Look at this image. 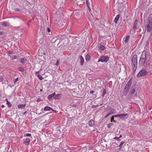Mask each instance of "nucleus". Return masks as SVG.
I'll return each mask as SVG.
<instances>
[{"label": "nucleus", "mask_w": 152, "mask_h": 152, "mask_svg": "<svg viewBox=\"0 0 152 152\" xmlns=\"http://www.w3.org/2000/svg\"><path fill=\"white\" fill-rule=\"evenodd\" d=\"M137 56L136 54H134L132 57V67L133 70V73H135L137 67Z\"/></svg>", "instance_id": "1"}, {"label": "nucleus", "mask_w": 152, "mask_h": 152, "mask_svg": "<svg viewBox=\"0 0 152 152\" xmlns=\"http://www.w3.org/2000/svg\"><path fill=\"white\" fill-rule=\"evenodd\" d=\"M147 32H150L152 28V13H151L147 19Z\"/></svg>", "instance_id": "2"}, {"label": "nucleus", "mask_w": 152, "mask_h": 152, "mask_svg": "<svg viewBox=\"0 0 152 152\" xmlns=\"http://www.w3.org/2000/svg\"><path fill=\"white\" fill-rule=\"evenodd\" d=\"M146 51L144 50L142 52L140 58L139 64L141 66L143 65L146 60Z\"/></svg>", "instance_id": "3"}, {"label": "nucleus", "mask_w": 152, "mask_h": 152, "mask_svg": "<svg viewBox=\"0 0 152 152\" xmlns=\"http://www.w3.org/2000/svg\"><path fill=\"white\" fill-rule=\"evenodd\" d=\"M132 84V79H130L129 80L128 83L125 86L124 89L123 94L125 96H126L129 93L130 88V86Z\"/></svg>", "instance_id": "4"}, {"label": "nucleus", "mask_w": 152, "mask_h": 152, "mask_svg": "<svg viewBox=\"0 0 152 152\" xmlns=\"http://www.w3.org/2000/svg\"><path fill=\"white\" fill-rule=\"evenodd\" d=\"M109 60V58L108 56H102L100 57L98 59V62L101 61L102 62H107Z\"/></svg>", "instance_id": "5"}, {"label": "nucleus", "mask_w": 152, "mask_h": 152, "mask_svg": "<svg viewBox=\"0 0 152 152\" xmlns=\"http://www.w3.org/2000/svg\"><path fill=\"white\" fill-rule=\"evenodd\" d=\"M148 72L145 69H144L141 70L137 75V76L138 77L146 75Z\"/></svg>", "instance_id": "6"}, {"label": "nucleus", "mask_w": 152, "mask_h": 152, "mask_svg": "<svg viewBox=\"0 0 152 152\" xmlns=\"http://www.w3.org/2000/svg\"><path fill=\"white\" fill-rule=\"evenodd\" d=\"M138 21L136 19L134 23V26L133 27V29L134 30L137 29L139 28V26L138 25Z\"/></svg>", "instance_id": "7"}, {"label": "nucleus", "mask_w": 152, "mask_h": 152, "mask_svg": "<svg viewBox=\"0 0 152 152\" xmlns=\"http://www.w3.org/2000/svg\"><path fill=\"white\" fill-rule=\"evenodd\" d=\"M30 139L29 138H26L23 141V144L26 146L29 145Z\"/></svg>", "instance_id": "8"}, {"label": "nucleus", "mask_w": 152, "mask_h": 152, "mask_svg": "<svg viewBox=\"0 0 152 152\" xmlns=\"http://www.w3.org/2000/svg\"><path fill=\"white\" fill-rule=\"evenodd\" d=\"M88 125L90 127L93 126L94 125V122L93 120H91L88 122Z\"/></svg>", "instance_id": "9"}, {"label": "nucleus", "mask_w": 152, "mask_h": 152, "mask_svg": "<svg viewBox=\"0 0 152 152\" xmlns=\"http://www.w3.org/2000/svg\"><path fill=\"white\" fill-rule=\"evenodd\" d=\"M39 71L36 72H35V75H36L37 76L38 78L40 80H42L43 79V77L41 75L38 74L39 73Z\"/></svg>", "instance_id": "10"}, {"label": "nucleus", "mask_w": 152, "mask_h": 152, "mask_svg": "<svg viewBox=\"0 0 152 152\" xmlns=\"http://www.w3.org/2000/svg\"><path fill=\"white\" fill-rule=\"evenodd\" d=\"M61 96V94H56L55 96L54 97V98L55 99H60Z\"/></svg>", "instance_id": "11"}, {"label": "nucleus", "mask_w": 152, "mask_h": 152, "mask_svg": "<svg viewBox=\"0 0 152 152\" xmlns=\"http://www.w3.org/2000/svg\"><path fill=\"white\" fill-rule=\"evenodd\" d=\"M80 64L81 65H83V63L84 62V58L82 56H80Z\"/></svg>", "instance_id": "12"}, {"label": "nucleus", "mask_w": 152, "mask_h": 152, "mask_svg": "<svg viewBox=\"0 0 152 152\" xmlns=\"http://www.w3.org/2000/svg\"><path fill=\"white\" fill-rule=\"evenodd\" d=\"M44 110L45 111H49L50 110H53V109L50 107L45 106V107Z\"/></svg>", "instance_id": "13"}, {"label": "nucleus", "mask_w": 152, "mask_h": 152, "mask_svg": "<svg viewBox=\"0 0 152 152\" xmlns=\"http://www.w3.org/2000/svg\"><path fill=\"white\" fill-rule=\"evenodd\" d=\"M130 38V36L129 35L127 36L126 38L125 39L124 42L126 44V43L129 40Z\"/></svg>", "instance_id": "14"}, {"label": "nucleus", "mask_w": 152, "mask_h": 152, "mask_svg": "<svg viewBox=\"0 0 152 152\" xmlns=\"http://www.w3.org/2000/svg\"><path fill=\"white\" fill-rule=\"evenodd\" d=\"M27 61L26 59L25 58H22L21 59L20 62L22 64H24Z\"/></svg>", "instance_id": "15"}, {"label": "nucleus", "mask_w": 152, "mask_h": 152, "mask_svg": "<svg viewBox=\"0 0 152 152\" xmlns=\"http://www.w3.org/2000/svg\"><path fill=\"white\" fill-rule=\"evenodd\" d=\"M90 56L89 54L88 53L86 57V59L88 61H89L90 60Z\"/></svg>", "instance_id": "16"}, {"label": "nucleus", "mask_w": 152, "mask_h": 152, "mask_svg": "<svg viewBox=\"0 0 152 152\" xmlns=\"http://www.w3.org/2000/svg\"><path fill=\"white\" fill-rule=\"evenodd\" d=\"M116 113V110H115L113 108H112L111 109L110 112V113H111V114H115Z\"/></svg>", "instance_id": "17"}, {"label": "nucleus", "mask_w": 152, "mask_h": 152, "mask_svg": "<svg viewBox=\"0 0 152 152\" xmlns=\"http://www.w3.org/2000/svg\"><path fill=\"white\" fill-rule=\"evenodd\" d=\"M136 88H131V91H130V92H131V94H134L135 92L136 91Z\"/></svg>", "instance_id": "18"}, {"label": "nucleus", "mask_w": 152, "mask_h": 152, "mask_svg": "<svg viewBox=\"0 0 152 152\" xmlns=\"http://www.w3.org/2000/svg\"><path fill=\"white\" fill-rule=\"evenodd\" d=\"M102 90H103V93L102 96L103 97H104L105 95L107 93V92L104 88Z\"/></svg>", "instance_id": "19"}, {"label": "nucleus", "mask_w": 152, "mask_h": 152, "mask_svg": "<svg viewBox=\"0 0 152 152\" xmlns=\"http://www.w3.org/2000/svg\"><path fill=\"white\" fill-rule=\"evenodd\" d=\"M1 23H2V25L3 26H9V24H8L7 23H6L5 22H1Z\"/></svg>", "instance_id": "20"}, {"label": "nucleus", "mask_w": 152, "mask_h": 152, "mask_svg": "<svg viewBox=\"0 0 152 152\" xmlns=\"http://www.w3.org/2000/svg\"><path fill=\"white\" fill-rule=\"evenodd\" d=\"M127 115L128 114L127 113L120 114V117H121V118H122V117L125 118Z\"/></svg>", "instance_id": "21"}, {"label": "nucleus", "mask_w": 152, "mask_h": 152, "mask_svg": "<svg viewBox=\"0 0 152 152\" xmlns=\"http://www.w3.org/2000/svg\"><path fill=\"white\" fill-rule=\"evenodd\" d=\"M26 104H19L18 105V107L19 108H21V107H24L26 106Z\"/></svg>", "instance_id": "22"}, {"label": "nucleus", "mask_w": 152, "mask_h": 152, "mask_svg": "<svg viewBox=\"0 0 152 152\" xmlns=\"http://www.w3.org/2000/svg\"><path fill=\"white\" fill-rule=\"evenodd\" d=\"M99 48L101 50H103L104 49V47L103 45H100Z\"/></svg>", "instance_id": "23"}, {"label": "nucleus", "mask_w": 152, "mask_h": 152, "mask_svg": "<svg viewBox=\"0 0 152 152\" xmlns=\"http://www.w3.org/2000/svg\"><path fill=\"white\" fill-rule=\"evenodd\" d=\"M115 117H113V115L112 117H111V122H113L114 123H116V121L114 120V118Z\"/></svg>", "instance_id": "24"}, {"label": "nucleus", "mask_w": 152, "mask_h": 152, "mask_svg": "<svg viewBox=\"0 0 152 152\" xmlns=\"http://www.w3.org/2000/svg\"><path fill=\"white\" fill-rule=\"evenodd\" d=\"M52 97L53 98V96L52 94H51L48 96V99L49 100H50L52 99Z\"/></svg>", "instance_id": "25"}, {"label": "nucleus", "mask_w": 152, "mask_h": 152, "mask_svg": "<svg viewBox=\"0 0 152 152\" xmlns=\"http://www.w3.org/2000/svg\"><path fill=\"white\" fill-rule=\"evenodd\" d=\"M18 69L21 72H23L24 71V69L22 67H18Z\"/></svg>", "instance_id": "26"}, {"label": "nucleus", "mask_w": 152, "mask_h": 152, "mask_svg": "<svg viewBox=\"0 0 152 152\" xmlns=\"http://www.w3.org/2000/svg\"><path fill=\"white\" fill-rule=\"evenodd\" d=\"M113 124L112 123H110V124H108L107 125V127L109 128H110L111 127L113 126Z\"/></svg>", "instance_id": "27"}, {"label": "nucleus", "mask_w": 152, "mask_h": 152, "mask_svg": "<svg viewBox=\"0 0 152 152\" xmlns=\"http://www.w3.org/2000/svg\"><path fill=\"white\" fill-rule=\"evenodd\" d=\"M125 142L124 141H122L121 142L120 144L119 145V147H120V148H121L122 147V146L123 144Z\"/></svg>", "instance_id": "28"}, {"label": "nucleus", "mask_w": 152, "mask_h": 152, "mask_svg": "<svg viewBox=\"0 0 152 152\" xmlns=\"http://www.w3.org/2000/svg\"><path fill=\"white\" fill-rule=\"evenodd\" d=\"M7 104L8 105V107H10L12 105L10 102H7Z\"/></svg>", "instance_id": "29"}, {"label": "nucleus", "mask_w": 152, "mask_h": 152, "mask_svg": "<svg viewBox=\"0 0 152 152\" xmlns=\"http://www.w3.org/2000/svg\"><path fill=\"white\" fill-rule=\"evenodd\" d=\"M119 17H120V15H116V17L115 18V19L117 20H118L119 19Z\"/></svg>", "instance_id": "30"}, {"label": "nucleus", "mask_w": 152, "mask_h": 152, "mask_svg": "<svg viewBox=\"0 0 152 152\" xmlns=\"http://www.w3.org/2000/svg\"><path fill=\"white\" fill-rule=\"evenodd\" d=\"M99 106V105H92L91 106V107L92 108H96L97 107H98Z\"/></svg>", "instance_id": "31"}, {"label": "nucleus", "mask_w": 152, "mask_h": 152, "mask_svg": "<svg viewBox=\"0 0 152 152\" xmlns=\"http://www.w3.org/2000/svg\"><path fill=\"white\" fill-rule=\"evenodd\" d=\"M17 58V56L15 55H14L12 57V59L13 60L14 59H16Z\"/></svg>", "instance_id": "32"}, {"label": "nucleus", "mask_w": 152, "mask_h": 152, "mask_svg": "<svg viewBox=\"0 0 152 152\" xmlns=\"http://www.w3.org/2000/svg\"><path fill=\"white\" fill-rule=\"evenodd\" d=\"M4 78L2 77V76H1L0 77V81L2 82L4 80Z\"/></svg>", "instance_id": "33"}, {"label": "nucleus", "mask_w": 152, "mask_h": 152, "mask_svg": "<svg viewBox=\"0 0 152 152\" xmlns=\"http://www.w3.org/2000/svg\"><path fill=\"white\" fill-rule=\"evenodd\" d=\"M113 117H120V114L114 115Z\"/></svg>", "instance_id": "34"}, {"label": "nucleus", "mask_w": 152, "mask_h": 152, "mask_svg": "<svg viewBox=\"0 0 152 152\" xmlns=\"http://www.w3.org/2000/svg\"><path fill=\"white\" fill-rule=\"evenodd\" d=\"M18 80V77H17L13 80L14 83H15Z\"/></svg>", "instance_id": "35"}, {"label": "nucleus", "mask_w": 152, "mask_h": 152, "mask_svg": "<svg viewBox=\"0 0 152 152\" xmlns=\"http://www.w3.org/2000/svg\"><path fill=\"white\" fill-rule=\"evenodd\" d=\"M149 42L147 40L145 42L146 46H147L149 45Z\"/></svg>", "instance_id": "36"}, {"label": "nucleus", "mask_w": 152, "mask_h": 152, "mask_svg": "<svg viewBox=\"0 0 152 152\" xmlns=\"http://www.w3.org/2000/svg\"><path fill=\"white\" fill-rule=\"evenodd\" d=\"M111 115V113H109L107 115L104 117L105 118H107V117H108V116H109V115Z\"/></svg>", "instance_id": "37"}, {"label": "nucleus", "mask_w": 152, "mask_h": 152, "mask_svg": "<svg viewBox=\"0 0 152 152\" xmlns=\"http://www.w3.org/2000/svg\"><path fill=\"white\" fill-rule=\"evenodd\" d=\"M119 138V137H115L113 138V139H115L117 140H119L120 139H118Z\"/></svg>", "instance_id": "38"}, {"label": "nucleus", "mask_w": 152, "mask_h": 152, "mask_svg": "<svg viewBox=\"0 0 152 152\" xmlns=\"http://www.w3.org/2000/svg\"><path fill=\"white\" fill-rule=\"evenodd\" d=\"M86 3L87 5L89 4L88 0H86Z\"/></svg>", "instance_id": "39"}, {"label": "nucleus", "mask_w": 152, "mask_h": 152, "mask_svg": "<svg viewBox=\"0 0 152 152\" xmlns=\"http://www.w3.org/2000/svg\"><path fill=\"white\" fill-rule=\"evenodd\" d=\"M26 136H30L31 135V134L30 133H26Z\"/></svg>", "instance_id": "40"}, {"label": "nucleus", "mask_w": 152, "mask_h": 152, "mask_svg": "<svg viewBox=\"0 0 152 152\" xmlns=\"http://www.w3.org/2000/svg\"><path fill=\"white\" fill-rule=\"evenodd\" d=\"M47 31L48 32H50V29L49 28V27L48 28H47Z\"/></svg>", "instance_id": "41"}, {"label": "nucleus", "mask_w": 152, "mask_h": 152, "mask_svg": "<svg viewBox=\"0 0 152 152\" xmlns=\"http://www.w3.org/2000/svg\"><path fill=\"white\" fill-rule=\"evenodd\" d=\"M41 100V99L40 98H38V99H37V102H39V101H40Z\"/></svg>", "instance_id": "42"}, {"label": "nucleus", "mask_w": 152, "mask_h": 152, "mask_svg": "<svg viewBox=\"0 0 152 152\" xmlns=\"http://www.w3.org/2000/svg\"><path fill=\"white\" fill-rule=\"evenodd\" d=\"M118 21V20L115 19V20L114 21V22L115 23H117Z\"/></svg>", "instance_id": "43"}, {"label": "nucleus", "mask_w": 152, "mask_h": 152, "mask_svg": "<svg viewBox=\"0 0 152 152\" xmlns=\"http://www.w3.org/2000/svg\"><path fill=\"white\" fill-rule=\"evenodd\" d=\"M58 64H59L58 61H56V62L55 64H56V65L58 66Z\"/></svg>", "instance_id": "44"}, {"label": "nucleus", "mask_w": 152, "mask_h": 152, "mask_svg": "<svg viewBox=\"0 0 152 152\" xmlns=\"http://www.w3.org/2000/svg\"><path fill=\"white\" fill-rule=\"evenodd\" d=\"M52 95L53 96V98H54V97L55 95H56L55 93V92H54V93H53V94H52Z\"/></svg>", "instance_id": "45"}, {"label": "nucleus", "mask_w": 152, "mask_h": 152, "mask_svg": "<svg viewBox=\"0 0 152 152\" xmlns=\"http://www.w3.org/2000/svg\"><path fill=\"white\" fill-rule=\"evenodd\" d=\"M76 106H77V104H72V106L73 107H76Z\"/></svg>", "instance_id": "46"}, {"label": "nucleus", "mask_w": 152, "mask_h": 152, "mask_svg": "<svg viewBox=\"0 0 152 152\" xmlns=\"http://www.w3.org/2000/svg\"><path fill=\"white\" fill-rule=\"evenodd\" d=\"M89 4H88V5H87V6L88 7V8L89 9V10H91V8L90 7V6H89Z\"/></svg>", "instance_id": "47"}, {"label": "nucleus", "mask_w": 152, "mask_h": 152, "mask_svg": "<svg viewBox=\"0 0 152 152\" xmlns=\"http://www.w3.org/2000/svg\"><path fill=\"white\" fill-rule=\"evenodd\" d=\"M107 108H108V109H110L111 110V109L112 108L110 106H107Z\"/></svg>", "instance_id": "48"}, {"label": "nucleus", "mask_w": 152, "mask_h": 152, "mask_svg": "<svg viewBox=\"0 0 152 152\" xmlns=\"http://www.w3.org/2000/svg\"><path fill=\"white\" fill-rule=\"evenodd\" d=\"M15 11H20V10L19 8H16L15 9Z\"/></svg>", "instance_id": "49"}, {"label": "nucleus", "mask_w": 152, "mask_h": 152, "mask_svg": "<svg viewBox=\"0 0 152 152\" xmlns=\"http://www.w3.org/2000/svg\"><path fill=\"white\" fill-rule=\"evenodd\" d=\"M94 91H91L90 92V93L91 94H93L94 93Z\"/></svg>", "instance_id": "50"}, {"label": "nucleus", "mask_w": 152, "mask_h": 152, "mask_svg": "<svg viewBox=\"0 0 152 152\" xmlns=\"http://www.w3.org/2000/svg\"><path fill=\"white\" fill-rule=\"evenodd\" d=\"M12 51H9L8 52V54H11L12 53Z\"/></svg>", "instance_id": "51"}, {"label": "nucleus", "mask_w": 152, "mask_h": 152, "mask_svg": "<svg viewBox=\"0 0 152 152\" xmlns=\"http://www.w3.org/2000/svg\"><path fill=\"white\" fill-rule=\"evenodd\" d=\"M3 34V32L2 31H0V35H2Z\"/></svg>", "instance_id": "52"}, {"label": "nucleus", "mask_w": 152, "mask_h": 152, "mask_svg": "<svg viewBox=\"0 0 152 152\" xmlns=\"http://www.w3.org/2000/svg\"><path fill=\"white\" fill-rule=\"evenodd\" d=\"M26 113V111H25V112H24L23 113V115H25Z\"/></svg>", "instance_id": "53"}, {"label": "nucleus", "mask_w": 152, "mask_h": 152, "mask_svg": "<svg viewBox=\"0 0 152 152\" xmlns=\"http://www.w3.org/2000/svg\"><path fill=\"white\" fill-rule=\"evenodd\" d=\"M5 101L7 102H9V101L7 99H6Z\"/></svg>", "instance_id": "54"}, {"label": "nucleus", "mask_w": 152, "mask_h": 152, "mask_svg": "<svg viewBox=\"0 0 152 152\" xmlns=\"http://www.w3.org/2000/svg\"><path fill=\"white\" fill-rule=\"evenodd\" d=\"M4 107V105H3V104H2V105H1V107H2L3 108V107Z\"/></svg>", "instance_id": "55"}, {"label": "nucleus", "mask_w": 152, "mask_h": 152, "mask_svg": "<svg viewBox=\"0 0 152 152\" xmlns=\"http://www.w3.org/2000/svg\"><path fill=\"white\" fill-rule=\"evenodd\" d=\"M52 110L54 112L56 113V110H54L53 109V110Z\"/></svg>", "instance_id": "56"}, {"label": "nucleus", "mask_w": 152, "mask_h": 152, "mask_svg": "<svg viewBox=\"0 0 152 152\" xmlns=\"http://www.w3.org/2000/svg\"><path fill=\"white\" fill-rule=\"evenodd\" d=\"M40 91L41 92H42L43 91L41 89Z\"/></svg>", "instance_id": "57"}, {"label": "nucleus", "mask_w": 152, "mask_h": 152, "mask_svg": "<svg viewBox=\"0 0 152 152\" xmlns=\"http://www.w3.org/2000/svg\"><path fill=\"white\" fill-rule=\"evenodd\" d=\"M121 137H122V135H121H121H120V136H119V137H119V138H120Z\"/></svg>", "instance_id": "58"}, {"label": "nucleus", "mask_w": 152, "mask_h": 152, "mask_svg": "<svg viewBox=\"0 0 152 152\" xmlns=\"http://www.w3.org/2000/svg\"><path fill=\"white\" fill-rule=\"evenodd\" d=\"M102 104H101L100 105V106L102 105Z\"/></svg>", "instance_id": "59"}, {"label": "nucleus", "mask_w": 152, "mask_h": 152, "mask_svg": "<svg viewBox=\"0 0 152 152\" xmlns=\"http://www.w3.org/2000/svg\"><path fill=\"white\" fill-rule=\"evenodd\" d=\"M10 152H12L11 151H10Z\"/></svg>", "instance_id": "60"}]
</instances>
